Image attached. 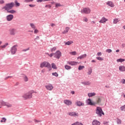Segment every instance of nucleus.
Returning <instances> with one entry per match:
<instances>
[{
    "label": "nucleus",
    "instance_id": "f257e3e1",
    "mask_svg": "<svg viewBox=\"0 0 125 125\" xmlns=\"http://www.w3.org/2000/svg\"><path fill=\"white\" fill-rule=\"evenodd\" d=\"M13 6H14V3L11 2L6 4L2 8L3 9H5V10L7 11L10 9H12V7H13Z\"/></svg>",
    "mask_w": 125,
    "mask_h": 125
},
{
    "label": "nucleus",
    "instance_id": "f03ea898",
    "mask_svg": "<svg viewBox=\"0 0 125 125\" xmlns=\"http://www.w3.org/2000/svg\"><path fill=\"white\" fill-rule=\"evenodd\" d=\"M22 97L24 100H27L28 99H30L32 98V91H29V92H27L26 93L24 94Z\"/></svg>",
    "mask_w": 125,
    "mask_h": 125
},
{
    "label": "nucleus",
    "instance_id": "7ed1b4c3",
    "mask_svg": "<svg viewBox=\"0 0 125 125\" xmlns=\"http://www.w3.org/2000/svg\"><path fill=\"white\" fill-rule=\"evenodd\" d=\"M40 67L41 68H43V67H46V68H48V69H49V71L51 70V65L47 62H42L41 64Z\"/></svg>",
    "mask_w": 125,
    "mask_h": 125
},
{
    "label": "nucleus",
    "instance_id": "20e7f679",
    "mask_svg": "<svg viewBox=\"0 0 125 125\" xmlns=\"http://www.w3.org/2000/svg\"><path fill=\"white\" fill-rule=\"evenodd\" d=\"M96 113L98 114L99 117H102V115H104L103 110H102V108L100 107H97Z\"/></svg>",
    "mask_w": 125,
    "mask_h": 125
},
{
    "label": "nucleus",
    "instance_id": "39448f33",
    "mask_svg": "<svg viewBox=\"0 0 125 125\" xmlns=\"http://www.w3.org/2000/svg\"><path fill=\"white\" fill-rule=\"evenodd\" d=\"M91 10L88 7L87 8H83V9L81 10L82 13H84L85 14H89Z\"/></svg>",
    "mask_w": 125,
    "mask_h": 125
},
{
    "label": "nucleus",
    "instance_id": "423d86ee",
    "mask_svg": "<svg viewBox=\"0 0 125 125\" xmlns=\"http://www.w3.org/2000/svg\"><path fill=\"white\" fill-rule=\"evenodd\" d=\"M17 45H15L13 47H11V53L13 55L15 54L16 53V52L17 51V47H18Z\"/></svg>",
    "mask_w": 125,
    "mask_h": 125
},
{
    "label": "nucleus",
    "instance_id": "0eeeda50",
    "mask_svg": "<svg viewBox=\"0 0 125 125\" xmlns=\"http://www.w3.org/2000/svg\"><path fill=\"white\" fill-rule=\"evenodd\" d=\"M55 58H57V59H59L60 57L62 56V54L61 53L60 51H57L56 53H54Z\"/></svg>",
    "mask_w": 125,
    "mask_h": 125
},
{
    "label": "nucleus",
    "instance_id": "6e6552de",
    "mask_svg": "<svg viewBox=\"0 0 125 125\" xmlns=\"http://www.w3.org/2000/svg\"><path fill=\"white\" fill-rule=\"evenodd\" d=\"M10 35L12 36H14L16 34V29L14 28H11L9 29Z\"/></svg>",
    "mask_w": 125,
    "mask_h": 125
},
{
    "label": "nucleus",
    "instance_id": "1a4fd4ad",
    "mask_svg": "<svg viewBox=\"0 0 125 125\" xmlns=\"http://www.w3.org/2000/svg\"><path fill=\"white\" fill-rule=\"evenodd\" d=\"M45 87L46 88L47 90L51 91L52 89H53V86H52V84H49L45 85Z\"/></svg>",
    "mask_w": 125,
    "mask_h": 125
},
{
    "label": "nucleus",
    "instance_id": "9d476101",
    "mask_svg": "<svg viewBox=\"0 0 125 125\" xmlns=\"http://www.w3.org/2000/svg\"><path fill=\"white\" fill-rule=\"evenodd\" d=\"M86 103H87V105H93L95 104V103L92 102L90 99H87V100L86 101Z\"/></svg>",
    "mask_w": 125,
    "mask_h": 125
},
{
    "label": "nucleus",
    "instance_id": "9b49d317",
    "mask_svg": "<svg viewBox=\"0 0 125 125\" xmlns=\"http://www.w3.org/2000/svg\"><path fill=\"white\" fill-rule=\"evenodd\" d=\"M13 15H9L6 16V19L7 21H11L13 19Z\"/></svg>",
    "mask_w": 125,
    "mask_h": 125
},
{
    "label": "nucleus",
    "instance_id": "f8f14e48",
    "mask_svg": "<svg viewBox=\"0 0 125 125\" xmlns=\"http://www.w3.org/2000/svg\"><path fill=\"white\" fill-rule=\"evenodd\" d=\"M106 4L110 6V7H114L115 6V4L114 3L111 1H108L106 2Z\"/></svg>",
    "mask_w": 125,
    "mask_h": 125
},
{
    "label": "nucleus",
    "instance_id": "ddd939ff",
    "mask_svg": "<svg viewBox=\"0 0 125 125\" xmlns=\"http://www.w3.org/2000/svg\"><path fill=\"white\" fill-rule=\"evenodd\" d=\"M64 104H66V105H67L68 106L72 105V102L70 100H65L64 101Z\"/></svg>",
    "mask_w": 125,
    "mask_h": 125
},
{
    "label": "nucleus",
    "instance_id": "4468645a",
    "mask_svg": "<svg viewBox=\"0 0 125 125\" xmlns=\"http://www.w3.org/2000/svg\"><path fill=\"white\" fill-rule=\"evenodd\" d=\"M108 21V19H106L105 17H103L102 19L99 21L100 23H106V21Z\"/></svg>",
    "mask_w": 125,
    "mask_h": 125
},
{
    "label": "nucleus",
    "instance_id": "2eb2a0df",
    "mask_svg": "<svg viewBox=\"0 0 125 125\" xmlns=\"http://www.w3.org/2000/svg\"><path fill=\"white\" fill-rule=\"evenodd\" d=\"M68 115H69V116H73L74 117H78L79 116V113L76 112H69Z\"/></svg>",
    "mask_w": 125,
    "mask_h": 125
},
{
    "label": "nucleus",
    "instance_id": "dca6fc26",
    "mask_svg": "<svg viewBox=\"0 0 125 125\" xmlns=\"http://www.w3.org/2000/svg\"><path fill=\"white\" fill-rule=\"evenodd\" d=\"M4 106H6L7 108H11L12 107V104L5 102Z\"/></svg>",
    "mask_w": 125,
    "mask_h": 125
},
{
    "label": "nucleus",
    "instance_id": "f3484780",
    "mask_svg": "<svg viewBox=\"0 0 125 125\" xmlns=\"http://www.w3.org/2000/svg\"><path fill=\"white\" fill-rule=\"evenodd\" d=\"M79 62H68V64L69 65H71V66H74L75 65H77Z\"/></svg>",
    "mask_w": 125,
    "mask_h": 125
},
{
    "label": "nucleus",
    "instance_id": "a211bd4d",
    "mask_svg": "<svg viewBox=\"0 0 125 125\" xmlns=\"http://www.w3.org/2000/svg\"><path fill=\"white\" fill-rule=\"evenodd\" d=\"M76 104L77 106H83L84 105V104L81 101H77L76 103Z\"/></svg>",
    "mask_w": 125,
    "mask_h": 125
},
{
    "label": "nucleus",
    "instance_id": "6ab92c4d",
    "mask_svg": "<svg viewBox=\"0 0 125 125\" xmlns=\"http://www.w3.org/2000/svg\"><path fill=\"white\" fill-rule=\"evenodd\" d=\"M93 125H100V122L97 120H94L92 123Z\"/></svg>",
    "mask_w": 125,
    "mask_h": 125
},
{
    "label": "nucleus",
    "instance_id": "aec40b11",
    "mask_svg": "<svg viewBox=\"0 0 125 125\" xmlns=\"http://www.w3.org/2000/svg\"><path fill=\"white\" fill-rule=\"evenodd\" d=\"M32 28L34 29V34H38L39 33V30L36 29V26L34 24H32Z\"/></svg>",
    "mask_w": 125,
    "mask_h": 125
},
{
    "label": "nucleus",
    "instance_id": "412c9836",
    "mask_svg": "<svg viewBox=\"0 0 125 125\" xmlns=\"http://www.w3.org/2000/svg\"><path fill=\"white\" fill-rule=\"evenodd\" d=\"M86 57V54H83L77 58V59H83Z\"/></svg>",
    "mask_w": 125,
    "mask_h": 125
},
{
    "label": "nucleus",
    "instance_id": "4be33fe9",
    "mask_svg": "<svg viewBox=\"0 0 125 125\" xmlns=\"http://www.w3.org/2000/svg\"><path fill=\"white\" fill-rule=\"evenodd\" d=\"M69 30H70V27H66L65 28V30L62 32V34H67V33H68V32H69Z\"/></svg>",
    "mask_w": 125,
    "mask_h": 125
},
{
    "label": "nucleus",
    "instance_id": "5701e85b",
    "mask_svg": "<svg viewBox=\"0 0 125 125\" xmlns=\"http://www.w3.org/2000/svg\"><path fill=\"white\" fill-rule=\"evenodd\" d=\"M119 70L121 72H125V66H120Z\"/></svg>",
    "mask_w": 125,
    "mask_h": 125
},
{
    "label": "nucleus",
    "instance_id": "b1692460",
    "mask_svg": "<svg viewBox=\"0 0 125 125\" xmlns=\"http://www.w3.org/2000/svg\"><path fill=\"white\" fill-rule=\"evenodd\" d=\"M7 13H11L12 14H13V13H16V11L14 10H8V11H7Z\"/></svg>",
    "mask_w": 125,
    "mask_h": 125
},
{
    "label": "nucleus",
    "instance_id": "393cba45",
    "mask_svg": "<svg viewBox=\"0 0 125 125\" xmlns=\"http://www.w3.org/2000/svg\"><path fill=\"white\" fill-rule=\"evenodd\" d=\"M96 94H95V93L93 92V93H88V96H89V97H92V96H95Z\"/></svg>",
    "mask_w": 125,
    "mask_h": 125
},
{
    "label": "nucleus",
    "instance_id": "a878e982",
    "mask_svg": "<svg viewBox=\"0 0 125 125\" xmlns=\"http://www.w3.org/2000/svg\"><path fill=\"white\" fill-rule=\"evenodd\" d=\"M82 84H84V85H90V82H84L82 83Z\"/></svg>",
    "mask_w": 125,
    "mask_h": 125
},
{
    "label": "nucleus",
    "instance_id": "bb28decb",
    "mask_svg": "<svg viewBox=\"0 0 125 125\" xmlns=\"http://www.w3.org/2000/svg\"><path fill=\"white\" fill-rule=\"evenodd\" d=\"M118 22H120L119 19H115L113 20V23L114 24H117Z\"/></svg>",
    "mask_w": 125,
    "mask_h": 125
},
{
    "label": "nucleus",
    "instance_id": "cd10ccee",
    "mask_svg": "<svg viewBox=\"0 0 125 125\" xmlns=\"http://www.w3.org/2000/svg\"><path fill=\"white\" fill-rule=\"evenodd\" d=\"M73 43V41H68L65 42V45H71Z\"/></svg>",
    "mask_w": 125,
    "mask_h": 125
},
{
    "label": "nucleus",
    "instance_id": "c85d7f7f",
    "mask_svg": "<svg viewBox=\"0 0 125 125\" xmlns=\"http://www.w3.org/2000/svg\"><path fill=\"white\" fill-rule=\"evenodd\" d=\"M95 104H99L100 103H101V99L100 98H98L97 100L96 103H95Z\"/></svg>",
    "mask_w": 125,
    "mask_h": 125
},
{
    "label": "nucleus",
    "instance_id": "c756f323",
    "mask_svg": "<svg viewBox=\"0 0 125 125\" xmlns=\"http://www.w3.org/2000/svg\"><path fill=\"white\" fill-rule=\"evenodd\" d=\"M83 69H84V66L83 65H79L78 67V70L81 71V70H83Z\"/></svg>",
    "mask_w": 125,
    "mask_h": 125
},
{
    "label": "nucleus",
    "instance_id": "7c9ffc66",
    "mask_svg": "<svg viewBox=\"0 0 125 125\" xmlns=\"http://www.w3.org/2000/svg\"><path fill=\"white\" fill-rule=\"evenodd\" d=\"M51 65L52 68H53V69H57V66H56V64H55V63H52Z\"/></svg>",
    "mask_w": 125,
    "mask_h": 125
},
{
    "label": "nucleus",
    "instance_id": "2f4dec72",
    "mask_svg": "<svg viewBox=\"0 0 125 125\" xmlns=\"http://www.w3.org/2000/svg\"><path fill=\"white\" fill-rule=\"evenodd\" d=\"M8 45V43H6L4 45L0 46L1 48H5Z\"/></svg>",
    "mask_w": 125,
    "mask_h": 125
},
{
    "label": "nucleus",
    "instance_id": "473e14b6",
    "mask_svg": "<svg viewBox=\"0 0 125 125\" xmlns=\"http://www.w3.org/2000/svg\"><path fill=\"white\" fill-rule=\"evenodd\" d=\"M5 102L2 100H0V106H4Z\"/></svg>",
    "mask_w": 125,
    "mask_h": 125
},
{
    "label": "nucleus",
    "instance_id": "72a5a7b5",
    "mask_svg": "<svg viewBox=\"0 0 125 125\" xmlns=\"http://www.w3.org/2000/svg\"><path fill=\"white\" fill-rule=\"evenodd\" d=\"M117 62H124L125 61V60L124 59H119L117 60Z\"/></svg>",
    "mask_w": 125,
    "mask_h": 125
},
{
    "label": "nucleus",
    "instance_id": "f704fd0d",
    "mask_svg": "<svg viewBox=\"0 0 125 125\" xmlns=\"http://www.w3.org/2000/svg\"><path fill=\"white\" fill-rule=\"evenodd\" d=\"M69 54L71 55H77V52L73 51V52H69Z\"/></svg>",
    "mask_w": 125,
    "mask_h": 125
},
{
    "label": "nucleus",
    "instance_id": "c9c22d12",
    "mask_svg": "<svg viewBox=\"0 0 125 125\" xmlns=\"http://www.w3.org/2000/svg\"><path fill=\"white\" fill-rule=\"evenodd\" d=\"M15 3L16 6H20V3L18 2V1H17V0H15Z\"/></svg>",
    "mask_w": 125,
    "mask_h": 125
},
{
    "label": "nucleus",
    "instance_id": "e433bc0d",
    "mask_svg": "<svg viewBox=\"0 0 125 125\" xmlns=\"http://www.w3.org/2000/svg\"><path fill=\"white\" fill-rule=\"evenodd\" d=\"M65 69H66V70H70L71 69V66H69V65H65L64 66Z\"/></svg>",
    "mask_w": 125,
    "mask_h": 125
},
{
    "label": "nucleus",
    "instance_id": "4c0bfd02",
    "mask_svg": "<svg viewBox=\"0 0 125 125\" xmlns=\"http://www.w3.org/2000/svg\"><path fill=\"white\" fill-rule=\"evenodd\" d=\"M91 73H92V69L90 68L87 72L88 75H91Z\"/></svg>",
    "mask_w": 125,
    "mask_h": 125
},
{
    "label": "nucleus",
    "instance_id": "58836bf2",
    "mask_svg": "<svg viewBox=\"0 0 125 125\" xmlns=\"http://www.w3.org/2000/svg\"><path fill=\"white\" fill-rule=\"evenodd\" d=\"M117 123L118 125H121V124H122V121L121 120V119H117Z\"/></svg>",
    "mask_w": 125,
    "mask_h": 125
},
{
    "label": "nucleus",
    "instance_id": "ea45409f",
    "mask_svg": "<svg viewBox=\"0 0 125 125\" xmlns=\"http://www.w3.org/2000/svg\"><path fill=\"white\" fill-rule=\"evenodd\" d=\"M60 6H62V5L59 3H56L55 7H60Z\"/></svg>",
    "mask_w": 125,
    "mask_h": 125
},
{
    "label": "nucleus",
    "instance_id": "a19ab883",
    "mask_svg": "<svg viewBox=\"0 0 125 125\" xmlns=\"http://www.w3.org/2000/svg\"><path fill=\"white\" fill-rule=\"evenodd\" d=\"M96 59L99 60V61H103L104 60V59L101 57H96Z\"/></svg>",
    "mask_w": 125,
    "mask_h": 125
},
{
    "label": "nucleus",
    "instance_id": "79ce46f5",
    "mask_svg": "<svg viewBox=\"0 0 125 125\" xmlns=\"http://www.w3.org/2000/svg\"><path fill=\"white\" fill-rule=\"evenodd\" d=\"M34 123H41L42 121L38 120L37 119H34Z\"/></svg>",
    "mask_w": 125,
    "mask_h": 125
},
{
    "label": "nucleus",
    "instance_id": "37998d69",
    "mask_svg": "<svg viewBox=\"0 0 125 125\" xmlns=\"http://www.w3.org/2000/svg\"><path fill=\"white\" fill-rule=\"evenodd\" d=\"M106 52H107V53H111V52H112V50H111V49H107L106 50Z\"/></svg>",
    "mask_w": 125,
    "mask_h": 125
},
{
    "label": "nucleus",
    "instance_id": "c03bdc74",
    "mask_svg": "<svg viewBox=\"0 0 125 125\" xmlns=\"http://www.w3.org/2000/svg\"><path fill=\"white\" fill-rule=\"evenodd\" d=\"M56 49H57L56 47H54L51 49V52H53L54 51H55V50H56Z\"/></svg>",
    "mask_w": 125,
    "mask_h": 125
},
{
    "label": "nucleus",
    "instance_id": "a18cd8bd",
    "mask_svg": "<svg viewBox=\"0 0 125 125\" xmlns=\"http://www.w3.org/2000/svg\"><path fill=\"white\" fill-rule=\"evenodd\" d=\"M2 120L0 121V123H3V122H4V123H5V122L6 121V119H5V118H2Z\"/></svg>",
    "mask_w": 125,
    "mask_h": 125
},
{
    "label": "nucleus",
    "instance_id": "49530a36",
    "mask_svg": "<svg viewBox=\"0 0 125 125\" xmlns=\"http://www.w3.org/2000/svg\"><path fill=\"white\" fill-rule=\"evenodd\" d=\"M75 125H83L82 123H81V122H76L75 123Z\"/></svg>",
    "mask_w": 125,
    "mask_h": 125
},
{
    "label": "nucleus",
    "instance_id": "de8ad7c7",
    "mask_svg": "<svg viewBox=\"0 0 125 125\" xmlns=\"http://www.w3.org/2000/svg\"><path fill=\"white\" fill-rule=\"evenodd\" d=\"M53 76H55V77H58V73L55 72L52 73Z\"/></svg>",
    "mask_w": 125,
    "mask_h": 125
},
{
    "label": "nucleus",
    "instance_id": "09e8293b",
    "mask_svg": "<svg viewBox=\"0 0 125 125\" xmlns=\"http://www.w3.org/2000/svg\"><path fill=\"white\" fill-rule=\"evenodd\" d=\"M47 55L49 56V57H52L54 55V53H51V54H49L48 53H47Z\"/></svg>",
    "mask_w": 125,
    "mask_h": 125
},
{
    "label": "nucleus",
    "instance_id": "8fccbe9b",
    "mask_svg": "<svg viewBox=\"0 0 125 125\" xmlns=\"http://www.w3.org/2000/svg\"><path fill=\"white\" fill-rule=\"evenodd\" d=\"M24 82H28V77L27 76H24Z\"/></svg>",
    "mask_w": 125,
    "mask_h": 125
},
{
    "label": "nucleus",
    "instance_id": "3c124183",
    "mask_svg": "<svg viewBox=\"0 0 125 125\" xmlns=\"http://www.w3.org/2000/svg\"><path fill=\"white\" fill-rule=\"evenodd\" d=\"M3 3H4V0H0V4H3Z\"/></svg>",
    "mask_w": 125,
    "mask_h": 125
},
{
    "label": "nucleus",
    "instance_id": "603ef678",
    "mask_svg": "<svg viewBox=\"0 0 125 125\" xmlns=\"http://www.w3.org/2000/svg\"><path fill=\"white\" fill-rule=\"evenodd\" d=\"M83 21H84L85 22H87V21H88V19L85 17L83 18Z\"/></svg>",
    "mask_w": 125,
    "mask_h": 125
},
{
    "label": "nucleus",
    "instance_id": "864d4df0",
    "mask_svg": "<svg viewBox=\"0 0 125 125\" xmlns=\"http://www.w3.org/2000/svg\"><path fill=\"white\" fill-rule=\"evenodd\" d=\"M97 55L98 56H101V55H102V53L101 52H98Z\"/></svg>",
    "mask_w": 125,
    "mask_h": 125
},
{
    "label": "nucleus",
    "instance_id": "5fc2aeb1",
    "mask_svg": "<svg viewBox=\"0 0 125 125\" xmlns=\"http://www.w3.org/2000/svg\"><path fill=\"white\" fill-rule=\"evenodd\" d=\"M45 7H48L49 8H51V5H46Z\"/></svg>",
    "mask_w": 125,
    "mask_h": 125
},
{
    "label": "nucleus",
    "instance_id": "6e6d98bb",
    "mask_svg": "<svg viewBox=\"0 0 125 125\" xmlns=\"http://www.w3.org/2000/svg\"><path fill=\"white\" fill-rule=\"evenodd\" d=\"M121 109L122 111H123V110L125 109V105H123V106H121Z\"/></svg>",
    "mask_w": 125,
    "mask_h": 125
},
{
    "label": "nucleus",
    "instance_id": "4d7b16f0",
    "mask_svg": "<svg viewBox=\"0 0 125 125\" xmlns=\"http://www.w3.org/2000/svg\"><path fill=\"white\" fill-rule=\"evenodd\" d=\"M30 1H32V0H25V2H30Z\"/></svg>",
    "mask_w": 125,
    "mask_h": 125
},
{
    "label": "nucleus",
    "instance_id": "13d9d810",
    "mask_svg": "<svg viewBox=\"0 0 125 125\" xmlns=\"http://www.w3.org/2000/svg\"><path fill=\"white\" fill-rule=\"evenodd\" d=\"M121 83H123V84L125 83V79L122 80Z\"/></svg>",
    "mask_w": 125,
    "mask_h": 125
},
{
    "label": "nucleus",
    "instance_id": "bf43d9fd",
    "mask_svg": "<svg viewBox=\"0 0 125 125\" xmlns=\"http://www.w3.org/2000/svg\"><path fill=\"white\" fill-rule=\"evenodd\" d=\"M29 48H27V49H23V50H22V51H27V50H29Z\"/></svg>",
    "mask_w": 125,
    "mask_h": 125
},
{
    "label": "nucleus",
    "instance_id": "052dcab7",
    "mask_svg": "<svg viewBox=\"0 0 125 125\" xmlns=\"http://www.w3.org/2000/svg\"><path fill=\"white\" fill-rule=\"evenodd\" d=\"M51 26L52 27H54V26H55V24L54 23H51Z\"/></svg>",
    "mask_w": 125,
    "mask_h": 125
},
{
    "label": "nucleus",
    "instance_id": "680f3d73",
    "mask_svg": "<svg viewBox=\"0 0 125 125\" xmlns=\"http://www.w3.org/2000/svg\"><path fill=\"white\" fill-rule=\"evenodd\" d=\"M43 0H37V2H42Z\"/></svg>",
    "mask_w": 125,
    "mask_h": 125
},
{
    "label": "nucleus",
    "instance_id": "e2e57ef3",
    "mask_svg": "<svg viewBox=\"0 0 125 125\" xmlns=\"http://www.w3.org/2000/svg\"><path fill=\"white\" fill-rule=\"evenodd\" d=\"M91 24H95V21H92L91 22Z\"/></svg>",
    "mask_w": 125,
    "mask_h": 125
},
{
    "label": "nucleus",
    "instance_id": "0e129e2a",
    "mask_svg": "<svg viewBox=\"0 0 125 125\" xmlns=\"http://www.w3.org/2000/svg\"><path fill=\"white\" fill-rule=\"evenodd\" d=\"M9 78H12V76H8L7 78H5V80H7V79H8Z\"/></svg>",
    "mask_w": 125,
    "mask_h": 125
},
{
    "label": "nucleus",
    "instance_id": "69168bd1",
    "mask_svg": "<svg viewBox=\"0 0 125 125\" xmlns=\"http://www.w3.org/2000/svg\"><path fill=\"white\" fill-rule=\"evenodd\" d=\"M44 72H45V70L43 69L42 70V73H44Z\"/></svg>",
    "mask_w": 125,
    "mask_h": 125
},
{
    "label": "nucleus",
    "instance_id": "338daca9",
    "mask_svg": "<svg viewBox=\"0 0 125 125\" xmlns=\"http://www.w3.org/2000/svg\"><path fill=\"white\" fill-rule=\"evenodd\" d=\"M71 93L72 94H75V91H71Z\"/></svg>",
    "mask_w": 125,
    "mask_h": 125
},
{
    "label": "nucleus",
    "instance_id": "774afa93",
    "mask_svg": "<svg viewBox=\"0 0 125 125\" xmlns=\"http://www.w3.org/2000/svg\"><path fill=\"white\" fill-rule=\"evenodd\" d=\"M91 62L95 63L96 62L95 61V60H93L91 61Z\"/></svg>",
    "mask_w": 125,
    "mask_h": 125
}]
</instances>
